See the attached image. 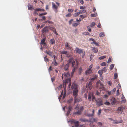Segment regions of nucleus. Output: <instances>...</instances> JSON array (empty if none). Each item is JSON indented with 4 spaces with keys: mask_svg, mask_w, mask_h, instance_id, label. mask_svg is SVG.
<instances>
[{
    "mask_svg": "<svg viewBox=\"0 0 127 127\" xmlns=\"http://www.w3.org/2000/svg\"><path fill=\"white\" fill-rule=\"evenodd\" d=\"M118 76L117 73H115L114 74V77L115 79H116Z\"/></svg>",
    "mask_w": 127,
    "mask_h": 127,
    "instance_id": "nucleus-61",
    "label": "nucleus"
},
{
    "mask_svg": "<svg viewBox=\"0 0 127 127\" xmlns=\"http://www.w3.org/2000/svg\"><path fill=\"white\" fill-rule=\"evenodd\" d=\"M50 29L53 31V32L56 35H58V33L56 31L55 28L53 27H50L49 28Z\"/></svg>",
    "mask_w": 127,
    "mask_h": 127,
    "instance_id": "nucleus-9",
    "label": "nucleus"
},
{
    "mask_svg": "<svg viewBox=\"0 0 127 127\" xmlns=\"http://www.w3.org/2000/svg\"><path fill=\"white\" fill-rule=\"evenodd\" d=\"M96 14H97L96 13V14H91V17H95L96 16Z\"/></svg>",
    "mask_w": 127,
    "mask_h": 127,
    "instance_id": "nucleus-48",
    "label": "nucleus"
},
{
    "mask_svg": "<svg viewBox=\"0 0 127 127\" xmlns=\"http://www.w3.org/2000/svg\"><path fill=\"white\" fill-rule=\"evenodd\" d=\"M97 121V119L95 118H92L89 122H96Z\"/></svg>",
    "mask_w": 127,
    "mask_h": 127,
    "instance_id": "nucleus-28",
    "label": "nucleus"
},
{
    "mask_svg": "<svg viewBox=\"0 0 127 127\" xmlns=\"http://www.w3.org/2000/svg\"><path fill=\"white\" fill-rule=\"evenodd\" d=\"M52 63L55 66H56L57 65V64L56 60H54L52 62Z\"/></svg>",
    "mask_w": 127,
    "mask_h": 127,
    "instance_id": "nucleus-34",
    "label": "nucleus"
},
{
    "mask_svg": "<svg viewBox=\"0 0 127 127\" xmlns=\"http://www.w3.org/2000/svg\"><path fill=\"white\" fill-rule=\"evenodd\" d=\"M84 34H85V35H90V34L89 33H88V32H84Z\"/></svg>",
    "mask_w": 127,
    "mask_h": 127,
    "instance_id": "nucleus-62",
    "label": "nucleus"
},
{
    "mask_svg": "<svg viewBox=\"0 0 127 127\" xmlns=\"http://www.w3.org/2000/svg\"><path fill=\"white\" fill-rule=\"evenodd\" d=\"M76 66H78L77 65H75V61L74 60H73L72 63V66L74 67H76Z\"/></svg>",
    "mask_w": 127,
    "mask_h": 127,
    "instance_id": "nucleus-25",
    "label": "nucleus"
},
{
    "mask_svg": "<svg viewBox=\"0 0 127 127\" xmlns=\"http://www.w3.org/2000/svg\"><path fill=\"white\" fill-rule=\"evenodd\" d=\"M98 73L100 75H102L103 73V70H99L98 72Z\"/></svg>",
    "mask_w": 127,
    "mask_h": 127,
    "instance_id": "nucleus-38",
    "label": "nucleus"
},
{
    "mask_svg": "<svg viewBox=\"0 0 127 127\" xmlns=\"http://www.w3.org/2000/svg\"><path fill=\"white\" fill-rule=\"evenodd\" d=\"M71 88L73 90V95L74 97H77L78 95V85L75 83H73L71 86Z\"/></svg>",
    "mask_w": 127,
    "mask_h": 127,
    "instance_id": "nucleus-1",
    "label": "nucleus"
},
{
    "mask_svg": "<svg viewBox=\"0 0 127 127\" xmlns=\"http://www.w3.org/2000/svg\"><path fill=\"white\" fill-rule=\"evenodd\" d=\"M111 103L112 104H114L116 102V100L115 98L113 97L111 100Z\"/></svg>",
    "mask_w": 127,
    "mask_h": 127,
    "instance_id": "nucleus-20",
    "label": "nucleus"
},
{
    "mask_svg": "<svg viewBox=\"0 0 127 127\" xmlns=\"http://www.w3.org/2000/svg\"><path fill=\"white\" fill-rule=\"evenodd\" d=\"M81 121L83 122H89V121L87 119H82L81 120Z\"/></svg>",
    "mask_w": 127,
    "mask_h": 127,
    "instance_id": "nucleus-46",
    "label": "nucleus"
},
{
    "mask_svg": "<svg viewBox=\"0 0 127 127\" xmlns=\"http://www.w3.org/2000/svg\"><path fill=\"white\" fill-rule=\"evenodd\" d=\"M75 50L76 51V53H78L79 54L81 53L83 51L81 49H80L78 47L76 48L75 49Z\"/></svg>",
    "mask_w": 127,
    "mask_h": 127,
    "instance_id": "nucleus-15",
    "label": "nucleus"
},
{
    "mask_svg": "<svg viewBox=\"0 0 127 127\" xmlns=\"http://www.w3.org/2000/svg\"><path fill=\"white\" fill-rule=\"evenodd\" d=\"M73 58H70L68 61L69 63H71L73 60Z\"/></svg>",
    "mask_w": 127,
    "mask_h": 127,
    "instance_id": "nucleus-47",
    "label": "nucleus"
},
{
    "mask_svg": "<svg viewBox=\"0 0 127 127\" xmlns=\"http://www.w3.org/2000/svg\"><path fill=\"white\" fill-rule=\"evenodd\" d=\"M47 56H45L44 58V61L46 62H48L49 61V59L47 58Z\"/></svg>",
    "mask_w": 127,
    "mask_h": 127,
    "instance_id": "nucleus-35",
    "label": "nucleus"
},
{
    "mask_svg": "<svg viewBox=\"0 0 127 127\" xmlns=\"http://www.w3.org/2000/svg\"><path fill=\"white\" fill-rule=\"evenodd\" d=\"M114 64H111L110 65V69L111 70H112L113 68L114 67Z\"/></svg>",
    "mask_w": 127,
    "mask_h": 127,
    "instance_id": "nucleus-30",
    "label": "nucleus"
},
{
    "mask_svg": "<svg viewBox=\"0 0 127 127\" xmlns=\"http://www.w3.org/2000/svg\"><path fill=\"white\" fill-rule=\"evenodd\" d=\"M92 50L94 53H97L98 51V48H96L92 47Z\"/></svg>",
    "mask_w": 127,
    "mask_h": 127,
    "instance_id": "nucleus-22",
    "label": "nucleus"
},
{
    "mask_svg": "<svg viewBox=\"0 0 127 127\" xmlns=\"http://www.w3.org/2000/svg\"><path fill=\"white\" fill-rule=\"evenodd\" d=\"M93 67V64H91L89 67L86 71L85 72V74L86 75H88L90 74L92 72V67Z\"/></svg>",
    "mask_w": 127,
    "mask_h": 127,
    "instance_id": "nucleus-3",
    "label": "nucleus"
},
{
    "mask_svg": "<svg viewBox=\"0 0 127 127\" xmlns=\"http://www.w3.org/2000/svg\"><path fill=\"white\" fill-rule=\"evenodd\" d=\"M46 53L47 54L51 56V54H52V52L50 50L46 51Z\"/></svg>",
    "mask_w": 127,
    "mask_h": 127,
    "instance_id": "nucleus-27",
    "label": "nucleus"
},
{
    "mask_svg": "<svg viewBox=\"0 0 127 127\" xmlns=\"http://www.w3.org/2000/svg\"><path fill=\"white\" fill-rule=\"evenodd\" d=\"M93 94L91 93H89L88 94V99L89 100H91Z\"/></svg>",
    "mask_w": 127,
    "mask_h": 127,
    "instance_id": "nucleus-19",
    "label": "nucleus"
},
{
    "mask_svg": "<svg viewBox=\"0 0 127 127\" xmlns=\"http://www.w3.org/2000/svg\"><path fill=\"white\" fill-rule=\"evenodd\" d=\"M73 21V19H71L69 21V23L70 25L72 22Z\"/></svg>",
    "mask_w": 127,
    "mask_h": 127,
    "instance_id": "nucleus-58",
    "label": "nucleus"
},
{
    "mask_svg": "<svg viewBox=\"0 0 127 127\" xmlns=\"http://www.w3.org/2000/svg\"><path fill=\"white\" fill-rule=\"evenodd\" d=\"M123 107L122 106L121 107H119L117 109V112L119 114H121L123 112L122 110Z\"/></svg>",
    "mask_w": 127,
    "mask_h": 127,
    "instance_id": "nucleus-14",
    "label": "nucleus"
},
{
    "mask_svg": "<svg viewBox=\"0 0 127 127\" xmlns=\"http://www.w3.org/2000/svg\"><path fill=\"white\" fill-rule=\"evenodd\" d=\"M68 11L69 12L72 13L73 12V10L72 9H69L68 10Z\"/></svg>",
    "mask_w": 127,
    "mask_h": 127,
    "instance_id": "nucleus-57",
    "label": "nucleus"
},
{
    "mask_svg": "<svg viewBox=\"0 0 127 127\" xmlns=\"http://www.w3.org/2000/svg\"><path fill=\"white\" fill-rule=\"evenodd\" d=\"M97 27L99 28H101V26L100 23H99L98 24Z\"/></svg>",
    "mask_w": 127,
    "mask_h": 127,
    "instance_id": "nucleus-64",
    "label": "nucleus"
},
{
    "mask_svg": "<svg viewBox=\"0 0 127 127\" xmlns=\"http://www.w3.org/2000/svg\"><path fill=\"white\" fill-rule=\"evenodd\" d=\"M72 109V106H69L68 108V110L71 111Z\"/></svg>",
    "mask_w": 127,
    "mask_h": 127,
    "instance_id": "nucleus-53",
    "label": "nucleus"
},
{
    "mask_svg": "<svg viewBox=\"0 0 127 127\" xmlns=\"http://www.w3.org/2000/svg\"><path fill=\"white\" fill-rule=\"evenodd\" d=\"M77 66L74 67H73V69L72 70V71L71 73V76H73L74 74V72L75 71V70L77 69Z\"/></svg>",
    "mask_w": 127,
    "mask_h": 127,
    "instance_id": "nucleus-21",
    "label": "nucleus"
},
{
    "mask_svg": "<svg viewBox=\"0 0 127 127\" xmlns=\"http://www.w3.org/2000/svg\"><path fill=\"white\" fill-rule=\"evenodd\" d=\"M73 122L75 126L76 127H78L79 125V124L78 121H73Z\"/></svg>",
    "mask_w": 127,
    "mask_h": 127,
    "instance_id": "nucleus-24",
    "label": "nucleus"
},
{
    "mask_svg": "<svg viewBox=\"0 0 127 127\" xmlns=\"http://www.w3.org/2000/svg\"><path fill=\"white\" fill-rule=\"evenodd\" d=\"M42 32L43 33H46L48 32H49V30L47 26L45 27L42 29Z\"/></svg>",
    "mask_w": 127,
    "mask_h": 127,
    "instance_id": "nucleus-10",
    "label": "nucleus"
},
{
    "mask_svg": "<svg viewBox=\"0 0 127 127\" xmlns=\"http://www.w3.org/2000/svg\"><path fill=\"white\" fill-rule=\"evenodd\" d=\"M103 70V71L104 72H106L107 71V69H106V67H105L104 68L102 69Z\"/></svg>",
    "mask_w": 127,
    "mask_h": 127,
    "instance_id": "nucleus-60",
    "label": "nucleus"
},
{
    "mask_svg": "<svg viewBox=\"0 0 127 127\" xmlns=\"http://www.w3.org/2000/svg\"><path fill=\"white\" fill-rule=\"evenodd\" d=\"M88 40L89 41H93V42L95 41V40L93 39L92 38H90Z\"/></svg>",
    "mask_w": 127,
    "mask_h": 127,
    "instance_id": "nucleus-56",
    "label": "nucleus"
},
{
    "mask_svg": "<svg viewBox=\"0 0 127 127\" xmlns=\"http://www.w3.org/2000/svg\"><path fill=\"white\" fill-rule=\"evenodd\" d=\"M98 77V76L97 75H94L93 76V77L91 79H90V83H92V82L95 80V79H96L97 77Z\"/></svg>",
    "mask_w": 127,
    "mask_h": 127,
    "instance_id": "nucleus-12",
    "label": "nucleus"
},
{
    "mask_svg": "<svg viewBox=\"0 0 127 127\" xmlns=\"http://www.w3.org/2000/svg\"><path fill=\"white\" fill-rule=\"evenodd\" d=\"M86 11V10L85 9H84L83 10H80L79 11V12L80 14H82L85 13Z\"/></svg>",
    "mask_w": 127,
    "mask_h": 127,
    "instance_id": "nucleus-31",
    "label": "nucleus"
},
{
    "mask_svg": "<svg viewBox=\"0 0 127 127\" xmlns=\"http://www.w3.org/2000/svg\"><path fill=\"white\" fill-rule=\"evenodd\" d=\"M83 110V106L80 107L79 109L78 110V111L77 112H75L74 113L75 114L80 115L81 114V112Z\"/></svg>",
    "mask_w": 127,
    "mask_h": 127,
    "instance_id": "nucleus-8",
    "label": "nucleus"
},
{
    "mask_svg": "<svg viewBox=\"0 0 127 127\" xmlns=\"http://www.w3.org/2000/svg\"><path fill=\"white\" fill-rule=\"evenodd\" d=\"M65 47L67 49L69 50H70L72 48V47L67 42L66 43Z\"/></svg>",
    "mask_w": 127,
    "mask_h": 127,
    "instance_id": "nucleus-16",
    "label": "nucleus"
},
{
    "mask_svg": "<svg viewBox=\"0 0 127 127\" xmlns=\"http://www.w3.org/2000/svg\"><path fill=\"white\" fill-rule=\"evenodd\" d=\"M79 22L78 23H76L75 22L72 24V26L73 27H76L79 24Z\"/></svg>",
    "mask_w": 127,
    "mask_h": 127,
    "instance_id": "nucleus-26",
    "label": "nucleus"
},
{
    "mask_svg": "<svg viewBox=\"0 0 127 127\" xmlns=\"http://www.w3.org/2000/svg\"><path fill=\"white\" fill-rule=\"evenodd\" d=\"M86 87H88L89 88L90 90H91L93 88V86L92 85V83L89 82L88 84H86Z\"/></svg>",
    "mask_w": 127,
    "mask_h": 127,
    "instance_id": "nucleus-13",
    "label": "nucleus"
},
{
    "mask_svg": "<svg viewBox=\"0 0 127 127\" xmlns=\"http://www.w3.org/2000/svg\"><path fill=\"white\" fill-rule=\"evenodd\" d=\"M80 17L82 19H83L86 17V16L85 15H80Z\"/></svg>",
    "mask_w": 127,
    "mask_h": 127,
    "instance_id": "nucleus-39",
    "label": "nucleus"
},
{
    "mask_svg": "<svg viewBox=\"0 0 127 127\" xmlns=\"http://www.w3.org/2000/svg\"><path fill=\"white\" fill-rule=\"evenodd\" d=\"M69 63H67L65 65L64 67V69L65 70H67L69 68Z\"/></svg>",
    "mask_w": 127,
    "mask_h": 127,
    "instance_id": "nucleus-18",
    "label": "nucleus"
},
{
    "mask_svg": "<svg viewBox=\"0 0 127 127\" xmlns=\"http://www.w3.org/2000/svg\"><path fill=\"white\" fill-rule=\"evenodd\" d=\"M47 14V13L46 12L40 14L39 15V16H41L43 15H44Z\"/></svg>",
    "mask_w": 127,
    "mask_h": 127,
    "instance_id": "nucleus-44",
    "label": "nucleus"
},
{
    "mask_svg": "<svg viewBox=\"0 0 127 127\" xmlns=\"http://www.w3.org/2000/svg\"><path fill=\"white\" fill-rule=\"evenodd\" d=\"M82 68L81 67H80L79 68V74H81V73L82 72Z\"/></svg>",
    "mask_w": 127,
    "mask_h": 127,
    "instance_id": "nucleus-54",
    "label": "nucleus"
},
{
    "mask_svg": "<svg viewBox=\"0 0 127 127\" xmlns=\"http://www.w3.org/2000/svg\"><path fill=\"white\" fill-rule=\"evenodd\" d=\"M109 85L111 86L112 85V83L110 81H108L107 82Z\"/></svg>",
    "mask_w": 127,
    "mask_h": 127,
    "instance_id": "nucleus-55",
    "label": "nucleus"
},
{
    "mask_svg": "<svg viewBox=\"0 0 127 127\" xmlns=\"http://www.w3.org/2000/svg\"><path fill=\"white\" fill-rule=\"evenodd\" d=\"M50 42L51 44L53 45L55 43V41L53 39H52L50 40Z\"/></svg>",
    "mask_w": 127,
    "mask_h": 127,
    "instance_id": "nucleus-36",
    "label": "nucleus"
},
{
    "mask_svg": "<svg viewBox=\"0 0 127 127\" xmlns=\"http://www.w3.org/2000/svg\"><path fill=\"white\" fill-rule=\"evenodd\" d=\"M67 53V51H64L60 52V53L61 54H66Z\"/></svg>",
    "mask_w": 127,
    "mask_h": 127,
    "instance_id": "nucleus-41",
    "label": "nucleus"
},
{
    "mask_svg": "<svg viewBox=\"0 0 127 127\" xmlns=\"http://www.w3.org/2000/svg\"><path fill=\"white\" fill-rule=\"evenodd\" d=\"M102 66H105L106 65V63L105 62H103L101 63L100 64Z\"/></svg>",
    "mask_w": 127,
    "mask_h": 127,
    "instance_id": "nucleus-50",
    "label": "nucleus"
},
{
    "mask_svg": "<svg viewBox=\"0 0 127 127\" xmlns=\"http://www.w3.org/2000/svg\"><path fill=\"white\" fill-rule=\"evenodd\" d=\"M28 10H31L32 9L34 10V9H34L33 8V6L32 5L30 4L28 5Z\"/></svg>",
    "mask_w": 127,
    "mask_h": 127,
    "instance_id": "nucleus-17",
    "label": "nucleus"
},
{
    "mask_svg": "<svg viewBox=\"0 0 127 127\" xmlns=\"http://www.w3.org/2000/svg\"><path fill=\"white\" fill-rule=\"evenodd\" d=\"M121 99L123 100L122 101V102H123L124 103H125L126 101V100L125 99L124 96L122 97L121 98Z\"/></svg>",
    "mask_w": 127,
    "mask_h": 127,
    "instance_id": "nucleus-37",
    "label": "nucleus"
},
{
    "mask_svg": "<svg viewBox=\"0 0 127 127\" xmlns=\"http://www.w3.org/2000/svg\"><path fill=\"white\" fill-rule=\"evenodd\" d=\"M73 99L72 98H70L69 100H68V102L69 103H71L72 101H73Z\"/></svg>",
    "mask_w": 127,
    "mask_h": 127,
    "instance_id": "nucleus-51",
    "label": "nucleus"
},
{
    "mask_svg": "<svg viewBox=\"0 0 127 127\" xmlns=\"http://www.w3.org/2000/svg\"><path fill=\"white\" fill-rule=\"evenodd\" d=\"M99 36L100 37L104 36H105L104 33L103 32H101L99 34Z\"/></svg>",
    "mask_w": 127,
    "mask_h": 127,
    "instance_id": "nucleus-29",
    "label": "nucleus"
},
{
    "mask_svg": "<svg viewBox=\"0 0 127 127\" xmlns=\"http://www.w3.org/2000/svg\"><path fill=\"white\" fill-rule=\"evenodd\" d=\"M68 83V88H70L71 84V79L69 78L66 79V82H64L63 84L65 86L66 84Z\"/></svg>",
    "mask_w": 127,
    "mask_h": 127,
    "instance_id": "nucleus-5",
    "label": "nucleus"
},
{
    "mask_svg": "<svg viewBox=\"0 0 127 127\" xmlns=\"http://www.w3.org/2000/svg\"><path fill=\"white\" fill-rule=\"evenodd\" d=\"M71 111L68 110V111H67L66 114L67 116H68L69 115Z\"/></svg>",
    "mask_w": 127,
    "mask_h": 127,
    "instance_id": "nucleus-59",
    "label": "nucleus"
},
{
    "mask_svg": "<svg viewBox=\"0 0 127 127\" xmlns=\"http://www.w3.org/2000/svg\"><path fill=\"white\" fill-rule=\"evenodd\" d=\"M106 57V56H103L101 57H99V59H102L104 58H105Z\"/></svg>",
    "mask_w": 127,
    "mask_h": 127,
    "instance_id": "nucleus-42",
    "label": "nucleus"
},
{
    "mask_svg": "<svg viewBox=\"0 0 127 127\" xmlns=\"http://www.w3.org/2000/svg\"><path fill=\"white\" fill-rule=\"evenodd\" d=\"M80 14V13L79 12H77L74 13L73 14V16L74 17H76L78 16Z\"/></svg>",
    "mask_w": 127,
    "mask_h": 127,
    "instance_id": "nucleus-32",
    "label": "nucleus"
},
{
    "mask_svg": "<svg viewBox=\"0 0 127 127\" xmlns=\"http://www.w3.org/2000/svg\"><path fill=\"white\" fill-rule=\"evenodd\" d=\"M64 76L65 77H68L69 75V74L68 73H64Z\"/></svg>",
    "mask_w": 127,
    "mask_h": 127,
    "instance_id": "nucleus-40",
    "label": "nucleus"
},
{
    "mask_svg": "<svg viewBox=\"0 0 127 127\" xmlns=\"http://www.w3.org/2000/svg\"><path fill=\"white\" fill-rule=\"evenodd\" d=\"M97 104L100 106L103 105V101L100 98H98L96 100Z\"/></svg>",
    "mask_w": 127,
    "mask_h": 127,
    "instance_id": "nucleus-6",
    "label": "nucleus"
},
{
    "mask_svg": "<svg viewBox=\"0 0 127 127\" xmlns=\"http://www.w3.org/2000/svg\"><path fill=\"white\" fill-rule=\"evenodd\" d=\"M52 8L53 9H55V11L56 13H57V10L58 8V7L56 5H55L54 2H52Z\"/></svg>",
    "mask_w": 127,
    "mask_h": 127,
    "instance_id": "nucleus-11",
    "label": "nucleus"
},
{
    "mask_svg": "<svg viewBox=\"0 0 127 127\" xmlns=\"http://www.w3.org/2000/svg\"><path fill=\"white\" fill-rule=\"evenodd\" d=\"M74 103L75 104L77 102H79L82 101V99L80 98H77V97H74Z\"/></svg>",
    "mask_w": 127,
    "mask_h": 127,
    "instance_id": "nucleus-7",
    "label": "nucleus"
},
{
    "mask_svg": "<svg viewBox=\"0 0 127 127\" xmlns=\"http://www.w3.org/2000/svg\"><path fill=\"white\" fill-rule=\"evenodd\" d=\"M106 92V94H108V96L110 95L111 94V92L110 91H107Z\"/></svg>",
    "mask_w": 127,
    "mask_h": 127,
    "instance_id": "nucleus-52",
    "label": "nucleus"
},
{
    "mask_svg": "<svg viewBox=\"0 0 127 127\" xmlns=\"http://www.w3.org/2000/svg\"><path fill=\"white\" fill-rule=\"evenodd\" d=\"M91 44H94L95 45L97 46H99V45L98 44L97 42H95V41L94 42H93L91 43Z\"/></svg>",
    "mask_w": 127,
    "mask_h": 127,
    "instance_id": "nucleus-43",
    "label": "nucleus"
},
{
    "mask_svg": "<svg viewBox=\"0 0 127 127\" xmlns=\"http://www.w3.org/2000/svg\"><path fill=\"white\" fill-rule=\"evenodd\" d=\"M122 120H121L119 122L117 121V120H114L113 123L114 124H118L119 123H121L122 122Z\"/></svg>",
    "mask_w": 127,
    "mask_h": 127,
    "instance_id": "nucleus-33",
    "label": "nucleus"
},
{
    "mask_svg": "<svg viewBox=\"0 0 127 127\" xmlns=\"http://www.w3.org/2000/svg\"><path fill=\"white\" fill-rule=\"evenodd\" d=\"M82 58H83L84 56L85 55V52L84 51H82Z\"/></svg>",
    "mask_w": 127,
    "mask_h": 127,
    "instance_id": "nucleus-49",
    "label": "nucleus"
},
{
    "mask_svg": "<svg viewBox=\"0 0 127 127\" xmlns=\"http://www.w3.org/2000/svg\"><path fill=\"white\" fill-rule=\"evenodd\" d=\"M104 104L105 105H109L110 104V103L109 102H106L104 103Z\"/></svg>",
    "mask_w": 127,
    "mask_h": 127,
    "instance_id": "nucleus-63",
    "label": "nucleus"
},
{
    "mask_svg": "<svg viewBox=\"0 0 127 127\" xmlns=\"http://www.w3.org/2000/svg\"><path fill=\"white\" fill-rule=\"evenodd\" d=\"M45 11V10L43 8H36L35 9H34L33 14H34L38 15V12L39 11L44 12Z\"/></svg>",
    "mask_w": 127,
    "mask_h": 127,
    "instance_id": "nucleus-4",
    "label": "nucleus"
},
{
    "mask_svg": "<svg viewBox=\"0 0 127 127\" xmlns=\"http://www.w3.org/2000/svg\"><path fill=\"white\" fill-rule=\"evenodd\" d=\"M72 16V14L70 13H69L67 14L66 15V17H70Z\"/></svg>",
    "mask_w": 127,
    "mask_h": 127,
    "instance_id": "nucleus-45",
    "label": "nucleus"
},
{
    "mask_svg": "<svg viewBox=\"0 0 127 127\" xmlns=\"http://www.w3.org/2000/svg\"><path fill=\"white\" fill-rule=\"evenodd\" d=\"M96 87L98 89L103 90L104 89V85L103 84L100 82V81H98L96 83Z\"/></svg>",
    "mask_w": 127,
    "mask_h": 127,
    "instance_id": "nucleus-2",
    "label": "nucleus"
},
{
    "mask_svg": "<svg viewBox=\"0 0 127 127\" xmlns=\"http://www.w3.org/2000/svg\"><path fill=\"white\" fill-rule=\"evenodd\" d=\"M46 38H44L42 39L41 42V44H44V45L46 44V43H45V42L46 40Z\"/></svg>",
    "mask_w": 127,
    "mask_h": 127,
    "instance_id": "nucleus-23",
    "label": "nucleus"
}]
</instances>
